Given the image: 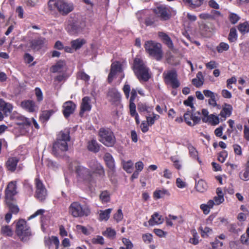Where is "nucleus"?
Listing matches in <instances>:
<instances>
[{
	"label": "nucleus",
	"mask_w": 249,
	"mask_h": 249,
	"mask_svg": "<svg viewBox=\"0 0 249 249\" xmlns=\"http://www.w3.org/2000/svg\"><path fill=\"white\" fill-rule=\"evenodd\" d=\"M70 140V132L68 130L60 131L53 143L52 153L55 156H61L68 150V142Z\"/></svg>",
	"instance_id": "1"
},
{
	"label": "nucleus",
	"mask_w": 249,
	"mask_h": 249,
	"mask_svg": "<svg viewBox=\"0 0 249 249\" xmlns=\"http://www.w3.org/2000/svg\"><path fill=\"white\" fill-rule=\"evenodd\" d=\"M194 100V97L190 96L187 99L183 102L185 105L190 107L191 108V110H187L183 116L184 121L191 126H194L200 121V112L199 111L194 112L196 108L193 104Z\"/></svg>",
	"instance_id": "2"
},
{
	"label": "nucleus",
	"mask_w": 249,
	"mask_h": 249,
	"mask_svg": "<svg viewBox=\"0 0 249 249\" xmlns=\"http://www.w3.org/2000/svg\"><path fill=\"white\" fill-rule=\"evenodd\" d=\"M48 6L51 10L56 9L60 14L64 16L67 15L74 9L72 3L65 0H50L48 2Z\"/></svg>",
	"instance_id": "3"
},
{
	"label": "nucleus",
	"mask_w": 249,
	"mask_h": 249,
	"mask_svg": "<svg viewBox=\"0 0 249 249\" xmlns=\"http://www.w3.org/2000/svg\"><path fill=\"white\" fill-rule=\"evenodd\" d=\"M133 70L140 81H147L150 78L149 69L144 62L139 58H136L134 61Z\"/></svg>",
	"instance_id": "4"
},
{
	"label": "nucleus",
	"mask_w": 249,
	"mask_h": 249,
	"mask_svg": "<svg viewBox=\"0 0 249 249\" xmlns=\"http://www.w3.org/2000/svg\"><path fill=\"white\" fill-rule=\"evenodd\" d=\"M144 48L149 54L157 60H160L163 56L161 45L154 41L149 40L145 42Z\"/></svg>",
	"instance_id": "5"
},
{
	"label": "nucleus",
	"mask_w": 249,
	"mask_h": 249,
	"mask_svg": "<svg viewBox=\"0 0 249 249\" xmlns=\"http://www.w3.org/2000/svg\"><path fill=\"white\" fill-rule=\"evenodd\" d=\"M99 141L108 147L112 146L115 142V138L112 132L107 128H101L99 130Z\"/></svg>",
	"instance_id": "6"
},
{
	"label": "nucleus",
	"mask_w": 249,
	"mask_h": 249,
	"mask_svg": "<svg viewBox=\"0 0 249 249\" xmlns=\"http://www.w3.org/2000/svg\"><path fill=\"white\" fill-rule=\"evenodd\" d=\"M69 209V213L74 217L88 216L90 212L87 206H83L78 202L72 203Z\"/></svg>",
	"instance_id": "7"
},
{
	"label": "nucleus",
	"mask_w": 249,
	"mask_h": 249,
	"mask_svg": "<svg viewBox=\"0 0 249 249\" xmlns=\"http://www.w3.org/2000/svg\"><path fill=\"white\" fill-rule=\"evenodd\" d=\"M72 170H75L79 178L83 180L90 182L93 178L92 175L89 170L80 165L79 163L74 162L70 165Z\"/></svg>",
	"instance_id": "8"
},
{
	"label": "nucleus",
	"mask_w": 249,
	"mask_h": 249,
	"mask_svg": "<svg viewBox=\"0 0 249 249\" xmlns=\"http://www.w3.org/2000/svg\"><path fill=\"white\" fill-rule=\"evenodd\" d=\"M16 232L18 236L23 241L25 238L31 234L30 228L27 225L26 222L23 219H20L17 224Z\"/></svg>",
	"instance_id": "9"
},
{
	"label": "nucleus",
	"mask_w": 249,
	"mask_h": 249,
	"mask_svg": "<svg viewBox=\"0 0 249 249\" xmlns=\"http://www.w3.org/2000/svg\"><path fill=\"white\" fill-rule=\"evenodd\" d=\"M165 83L173 89H177L180 86L178 79V75L175 71H169L163 73Z\"/></svg>",
	"instance_id": "10"
},
{
	"label": "nucleus",
	"mask_w": 249,
	"mask_h": 249,
	"mask_svg": "<svg viewBox=\"0 0 249 249\" xmlns=\"http://www.w3.org/2000/svg\"><path fill=\"white\" fill-rule=\"evenodd\" d=\"M154 13L161 20L169 19L172 13V9L164 5H160L154 10Z\"/></svg>",
	"instance_id": "11"
},
{
	"label": "nucleus",
	"mask_w": 249,
	"mask_h": 249,
	"mask_svg": "<svg viewBox=\"0 0 249 249\" xmlns=\"http://www.w3.org/2000/svg\"><path fill=\"white\" fill-rule=\"evenodd\" d=\"M36 197L40 201H44L47 196V190L42 182L38 178L35 179Z\"/></svg>",
	"instance_id": "12"
},
{
	"label": "nucleus",
	"mask_w": 249,
	"mask_h": 249,
	"mask_svg": "<svg viewBox=\"0 0 249 249\" xmlns=\"http://www.w3.org/2000/svg\"><path fill=\"white\" fill-rule=\"evenodd\" d=\"M86 23L84 20H77L69 24L67 29L70 34L74 35L81 32L86 27Z\"/></svg>",
	"instance_id": "13"
},
{
	"label": "nucleus",
	"mask_w": 249,
	"mask_h": 249,
	"mask_svg": "<svg viewBox=\"0 0 249 249\" xmlns=\"http://www.w3.org/2000/svg\"><path fill=\"white\" fill-rule=\"evenodd\" d=\"M46 40L42 37H39L30 40V47L35 51L40 50L46 43Z\"/></svg>",
	"instance_id": "14"
},
{
	"label": "nucleus",
	"mask_w": 249,
	"mask_h": 249,
	"mask_svg": "<svg viewBox=\"0 0 249 249\" xmlns=\"http://www.w3.org/2000/svg\"><path fill=\"white\" fill-rule=\"evenodd\" d=\"M89 166L92 173L97 174L99 176L104 175L105 172L103 166L95 160H92L89 161Z\"/></svg>",
	"instance_id": "15"
},
{
	"label": "nucleus",
	"mask_w": 249,
	"mask_h": 249,
	"mask_svg": "<svg viewBox=\"0 0 249 249\" xmlns=\"http://www.w3.org/2000/svg\"><path fill=\"white\" fill-rule=\"evenodd\" d=\"M122 70L121 64L119 62L112 63L111 65L110 71L108 76V82L111 83L116 74L121 72Z\"/></svg>",
	"instance_id": "16"
},
{
	"label": "nucleus",
	"mask_w": 249,
	"mask_h": 249,
	"mask_svg": "<svg viewBox=\"0 0 249 249\" xmlns=\"http://www.w3.org/2000/svg\"><path fill=\"white\" fill-rule=\"evenodd\" d=\"M16 182H10L5 190L6 200H12L13 196L17 194Z\"/></svg>",
	"instance_id": "17"
},
{
	"label": "nucleus",
	"mask_w": 249,
	"mask_h": 249,
	"mask_svg": "<svg viewBox=\"0 0 249 249\" xmlns=\"http://www.w3.org/2000/svg\"><path fill=\"white\" fill-rule=\"evenodd\" d=\"M21 107L30 112H35L38 107L34 101L32 100H25L21 103Z\"/></svg>",
	"instance_id": "18"
},
{
	"label": "nucleus",
	"mask_w": 249,
	"mask_h": 249,
	"mask_svg": "<svg viewBox=\"0 0 249 249\" xmlns=\"http://www.w3.org/2000/svg\"><path fill=\"white\" fill-rule=\"evenodd\" d=\"M64 108L63 113L66 118H68L72 114L75 108V105L71 101L66 102L63 106Z\"/></svg>",
	"instance_id": "19"
},
{
	"label": "nucleus",
	"mask_w": 249,
	"mask_h": 249,
	"mask_svg": "<svg viewBox=\"0 0 249 249\" xmlns=\"http://www.w3.org/2000/svg\"><path fill=\"white\" fill-rule=\"evenodd\" d=\"M67 71L65 62L63 61H59L56 64L53 66L52 68V71L53 72H66Z\"/></svg>",
	"instance_id": "20"
},
{
	"label": "nucleus",
	"mask_w": 249,
	"mask_h": 249,
	"mask_svg": "<svg viewBox=\"0 0 249 249\" xmlns=\"http://www.w3.org/2000/svg\"><path fill=\"white\" fill-rule=\"evenodd\" d=\"M91 108V105L90 104V99L89 97L86 96L82 99V103L81 104V111L80 115L82 114L87 111H90Z\"/></svg>",
	"instance_id": "21"
},
{
	"label": "nucleus",
	"mask_w": 249,
	"mask_h": 249,
	"mask_svg": "<svg viewBox=\"0 0 249 249\" xmlns=\"http://www.w3.org/2000/svg\"><path fill=\"white\" fill-rule=\"evenodd\" d=\"M107 95L109 100L113 102H118L121 99V94L115 88L110 89Z\"/></svg>",
	"instance_id": "22"
},
{
	"label": "nucleus",
	"mask_w": 249,
	"mask_h": 249,
	"mask_svg": "<svg viewBox=\"0 0 249 249\" xmlns=\"http://www.w3.org/2000/svg\"><path fill=\"white\" fill-rule=\"evenodd\" d=\"M164 221V219L161 215H160L158 213H155L148 221L149 224L150 226L162 224Z\"/></svg>",
	"instance_id": "23"
},
{
	"label": "nucleus",
	"mask_w": 249,
	"mask_h": 249,
	"mask_svg": "<svg viewBox=\"0 0 249 249\" xmlns=\"http://www.w3.org/2000/svg\"><path fill=\"white\" fill-rule=\"evenodd\" d=\"M19 161V159L17 157L9 158L6 163L7 169L12 172L14 171Z\"/></svg>",
	"instance_id": "24"
},
{
	"label": "nucleus",
	"mask_w": 249,
	"mask_h": 249,
	"mask_svg": "<svg viewBox=\"0 0 249 249\" xmlns=\"http://www.w3.org/2000/svg\"><path fill=\"white\" fill-rule=\"evenodd\" d=\"M158 35L162 41L168 47L169 49H173V43L171 38L166 34L163 32H159L158 33Z\"/></svg>",
	"instance_id": "25"
},
{
	"label": "nucleus",
	"mask_w": 249,
	"mask_h": 249,
	"mask_svg": "<svg viewBox=\"0 0 249 249\" xmlns=\"http://www.w3.org/2000/svg\"><path fill=\"white\" fill-rule=\"evenodd\" d=\"M104 159L107 167L112 171L115 169V161L111 154L107 153L105 154Z\"/></svg>",
	"instance_id": "26"
},
{
	"label": "nucleus",
	"mask_w": 249,
	"mask_h": 249,
	"mask_svg": "<svg viewBox=\"0 0 249 249\" xmlns=\"http://www.w3.org/2000/svg\"><path fill=\"white\" fill-rule=\"evenodd\" d=\"M204 78L201 71L196 74V78L192 80L193 84L197 88L201 87L204 84Z\"/></svg>",
	"instance_id": "27"
},
{
	"label": "nucleus",
	"mask_w": 249,
	"mask_h": 249,
	"mask_svg": "<svg viewBox=\"0 0 249 249\" xmlns=\"http://www.w3.org/2000/svg\"><path fill=\"white\" fill-rule=\"evenodd\" d=\"M232 110V107L230 104H225L221 110L220 115L225 119L227 117L230 116Z\"/></svg>",
	"instance_id": "28"
},
{
	"label": "nucleus",
	"mask_w": 249,
	"mask_h": 249,
	"mask_svg": "<svg viewBox=\"0 0 249 249\" xmlns=\"http://www.w3.org/2000/svg\"><path fill=\"white\" fill-rule=\"evenodd\" d=\"M198 230L200 231L201 236L203 238L207 237L213 233V230L206 226H200Z\"/></svg>",
	"instance_id": "29"
},
{
	"label": "nucleus",
	"mask_w": 249,
	"mask_h": 249,
	"mask_svg": "<svg viewBox=\"0 0 249 249\" xmlns=\"http://www.w3.org/2000/svg\"><path fill=\"white\" fill-rule=\"evenodd\" d=\"M13 109L12 106L10 103H6L2 99H0V109L5 113H10Z\"/></svg>",
	"instance_id": "30"
},
{
	"label": "nucleus",
	"mask_w": 249,
	"mask_h": 249,
	"mask_svg": "<svg viewBox=\"0 0 249 249\" xmlns=\"http://www.w3.org/2000/svg\"><path fill=\"white\" fill-rule=\"evenodd\" d=\"M189 7L194 8L202 5L204 0H182Z\"/></svg>",
	"instance_id": "31"
},
{
	"label": "nucleus",
	"mask_w": 249,
	"mask_h": 249,
	"mask_svg": "<svg viewBox=\"0 0 249 249\" xmlns=\"http://www.w3.org/2000/svg\"><path fill=\"white\" fill-rule=\"evenodd\" d=\"M88 148L89 151L96 153L99 151L100 145L95 140H92L88 142Z\"/></svg>",
	"instance_id": "32"
},
{
	"label": "nucleus",
	"mask_w": 249,
	"mask_h": 249,
	"mask_svg": "<svg viewBox=\"0 0 249 249\" xmlns=\"http://www.w3.org/2000/svg\"><path fill=\"white\" fill-rule=\"evenodd\" d=\"M195 187L198 192L203 193L207 190L208 186L204 180L200 179L196 183Z\"/></svg>",
	"instance_id": "33"
},
{
	"label": "nucleus",
	"mask_w": 249,
	"mask_h": 249,
	"mask_svg": "<svg viewBox=\"0 0 249 249\" xmlns=\"http://www.w3.org/2000/svg\"><path fill=\"white\" fill-rule=\"evenodd\" d=\"M123 167L127 173H131L132 172L133 169V163L132 160H129L128 161L123 160L122 162Z\"/></svg>",
	"instance_id": "34"
},
{
	"label": "nucleus",
	"mask_w": 249,
	"mask_h": 249,
	"mask_svg": "<svg viewBox=\"0 0 249 249\" xmlns=\"http://www.w3.org/2000/svg\"><path fill=\"white\" fill-rule=\"evenodd\" d=\"M86 41L84 39L78 38L71 41V45L72 49L76 50L80 49Z\"/></svg>",
	"instance_id": "35"
},
{
	"label": "nucleus",
	"mask_w": 249,
	"mask_h": 249,
	"mask_svg": "<svg viewBox=\"0 0 249 249\" xmlns=\"http://www.w3.org/2000/svg\"><path fill=\"white\" fill-rule=\"evenodd\" d=\"M11 201L12 200H6V204L9 208V212L12 213L17 214L19 212V208L16 204L11 202Z\"/></svg>",
	"instance_id": "36"
},
{
	"label": "nucleus",
	"mask_w": 249,
	"mask_h": 249,
	"mask_svg": "<svg viewBox=\"0 0 249 249\" xmlns=\"http://www.w3.org/2000/svg\"><path fill=\"white\" fill-rule=\"evenodd\" d=\"M204 122H209L214 125L217 124L219 123V119L218 116L211 114L209 115L207 118H202Z\"/></svg>",
	"instance_id": "37"
},
{
	"label": "nucleus",
	"mask_w": 249,
	"mask_h": 249,
	"mask_svg": "<svg viewBox=\"0 0 249 249\" xmlns=\"http://www.w3.org/2000/svg\"><path fill=\"white\" fill-rule=\"evenodd\" d=\"M238 29L243 35L249 32V23L247 21L240 23L238 26Z\"/></svg>",
	"instance_id": "38"
},
{
	"label": "nucleus",
	"mask_w": 249,
	"mask_h": 249,
	"mask_svg": "<svg viewBox=\"0 0 249 249\" xmlns=\"http://www.w3.org/2000/svg\"><path fill=\"white\" fill-rule=\"evenodd\" d=\"M111 211V209H107L104 211H101L99 214L100 220H107L109 217V215Z\"/></svg>",
	"instance_id": "39"
},
{
	"label": "nucleus",
	"mask_w": 249,
	"mask_h": 249,
	"mask_svg": "<svg viewBox=\"0 0 249 249\" xmlns=\"http://www.w3.org/2000/svg\"><path fill=\"white\" fill-rule=\"evenodd\" d=\"M138 109L141 112L150 113L153 110V107L148 106L145 104L139 103L138 105Z\"/></svg>",
	"instance_id": "40"
},
{
	"label": "nucleus",
	"mask_w": 249,
	"mask_h": 249,
	"mask_svg": "<svg viewBox=\"0 0 249 249\" xmlns=\"http://www.w3.org/2000/svg\"><path fill=\"white\" fill-rule=\"evenodd\" d=\"M53 113V111L52 110L43 111L40 117V119L43 122L47 121Z\"/></svg>",
	"instance_id": "41"
},
{
	"label": "nucleus",
	"mask_w": 249,
	"mask_h": 249,
	"mask_svg": "<svg viewBox=\"0 0 249 249\" xmlns=\"http://www.w3.org/2000/svg\"><path fill=\"white\" fill-rule=\"evenodd\" d=\"M103 234L110 239H113L115 237L116 231L111 228H107L105 231L103 232Z\"/></svg>",
	"instance_id": "42"
},
{
	"label": "nucleus",
	"mask_w": 249,
	"mask_h": 249,
	"mask_svg": "<svg viewBox=\"0 0 249 249\" xmlns=\"http://www.w3.org/2000/svg\"><path fill=\"white\" fill-rule=\"evenodd\" d=\"M1 233L5 236H11L13 235V231L9 226H3L1 227Z\"/></svg>",
	"instance_id": "43"
},
{
	"label": "nucleus",
	"mask_w": 249,
	"mask_h": 249,
	"mask_svg": "<svg viewBox=\"0 0 249 249\" xmlns=\"http://www.w3.org/2000/svg\"><path fill=\"white\" fill-rule=\"evenodd\" d=\"M110 194L107 191H103L100 195V199L103 203H107L110 201Z\"/></svg>",
	"instance_id": "44"
},
{
	"label": "nucleus",
	"mask_w": 249,
	"mask_h": 249,
	"mask_svg": "<svg viewBox=\"0 0 249 249\" xmlns=\"http://www.w3.org/2000/svg\"><path fill=\"white\" fill-rule=\"evenodd\" d=\"M237 35L236 30L235 28H231L228 36L229 40L231 42H233L237 40Z\"/></svg>",
	"instance_id": "45"
},
{
	"label": "nucleus",
	"mask_w": 249,
	"mask_h": 249,
	"mask_svg": "<svg viewBox=\"0 0 249 249\" xmlns=\"http://www.w3.org/2000/svg\"><path fill=\"white\" fill-rule=\"evenodd\" d=\"M229 45L225 42H221L216 47V50L219 53L228 50Z\"/></svg>",
	"instance_id": "46"
},
{
	"label": "nucleus",
	"mask_w": 249,
	"mask_h": 249,
	"mask_svg": "<svg viewBox=\"0 0 249 249\" xmlns=\"http://www.w3.org/2000/svg\"><path fill=\"white\" fill-rule=\"evenodd\" d=\"M159 115L154 113L152 114V116H146L147 124L149 125H152L154 124L155 121L159 119Z\"/></svg>",
	"instance_id": "47"
},
{
	"label": "nucleus",
	"mask_w": 249,
	"mask_h": 249,
	"mask_svg": "<svg viewBox=\"0 0 249 249\" xmlns=\"http://www.w3.org/2000/svg\"><path fill=\"white\" fill-rule=\"evenodd\" d=\"M122 242L124 245L125 246V247H121L120 248V249H132L133 246L131 242L127 238H123Z\"/></svg>",
	"instance_id": "48"
},
{
	"label": "nucleus",
	"mask_w": 249,
	"mask_h": 249,
	"mask_svg": "<svg viewBox=\"0 0 249 249\" xmlns=\"http://www.w3.org/2000/svg\"><path fill=\"white\" fill-rule=\"evenodd\" d=\"M191 232L193 237L190 239V241L191 243L196 245L199 242V236L196 230H192Z\"/></svg>",
	"instance_id": "49"
},
{
	"label": "nucleus",
	"mask_w": 249,
	"mask_h": 249,
	"mask_svg": "<svg viewBox=\"0 0 249 249\" xmlns=\"http://www.w3.org/2000/svg\"><path fill=\"white\" fill-rule=\"evenodd\" d=\"M165 194H168V192L166 190H157L154 193V196L157 199H159L164 196Z\"/></svg>",
	"instance_id": "50"
},
{
	"label": "nucleus",
	"mask_w": 249,
	"mask_h": 249,
	"mask_svg": "<svg viewBox=\"0 0 249 249\" xmlns=\"http://www.w3.org/2000/svg\"><path fill=\"white\" fill-rule=\"evenodd\" d=\"M61 73L62 74H59L55 77L54 80L55 81L60 82L66 80V79L68 77L69 75L67 74V72Z\"/></svg>",
	"instance_id": "51"
},
{
	"label": "nucleus",
	"mask_w": 249,
	"mask_h": 249,
	"mask_svg": "<svg viewBox=\"0 0 249 249\" xmlns=\"http://www.w3.org/2000/svg\"><path fill=\"white\" fill-rule=\"evenodd\" d=\"M92 242L93 244L103 245L104 244V239L102 236L97 235L92 239Z\"/></svg>",
	"instance_id": "52"
},
{
	"label": "nucleus",
	"mask_w": 249,
	"mask_h": 249,
	"mask_svg": "<svg viewBox=\"0 0 249 249\" xmlns=\"http://www.w3.org/2000/svg\"><path fill=\"white\" fill-rule=\"evenodd\" d=\"M142 238L143 241L147 244L150 243L153 240L152 234L148 233L143 234Z\"/></svg>",
	"instance_id": "53"
},
{
	"label": "nucleus",
	"mask_w": 249,
	"mask_h": 249,
	"mask_svg": "<svg viewBox=\"0 0 249 249\" xmlns=\"http://www.w3.org/2000/svg\"><path fill=\"white\" fill-rule=\"evenodd\" d=\"M35 94L37 98V100L38 102H41L43 100V94L42 92L39 88H36L35 89Z\"/></svg>",
	"instance_id": "54"
},
{
	"label": "nucleus",
	"mask_w": 249,
	"mask_h": 249,
	"mask_svg": "<svg viewBox=\"0 0 249 249\" xmlns=\"http://www.w3.org/2000/svg\"><path fill=\"white\" fill-rule=\"evenodd\" d=\"M50 240L52 245H54L55 246V249H58L59 246V241L58 237L54 236H52L50 237Z\"/></svg>",
	"instance_id": "55"
},
{
	"label": "nucleus",
	"mask_w": 249,
	"mask_h": 249,
	"mask_svg": "<svg viewBox=\"0 0 249 249\" xmlns=\"http://www.w3.org/2000/svg\"><path fill=\"white\" fill-rule=\"evenodd\" d=\"M123 218V214L122 211L121 209H119L116 213L114 215V219L117 221L119 222L121 221Z\"/></svg>",
	"instance_id": "56"
},
{
	"label": "nucleus",
	"mask_w": 249,
	"mask_h": 249,
	"mask_svg": "<svg viewBox=\"0 0 249 249\" xmlns=\"http://www.w3.org/2000/svg\"><path fill=\"white\" fill-rule=\"evenodd\" d=\"M228 156L227 152L226 151L221 152L218 157V160L223 163L225 161L226 158Z\"/></svg>",
	"instance_id": "57"
},
{
	"label": "nucleus",
	"mask_w": 249,
	"mask_h": 249,
	"mask_svg": "<svg viewBox=\"0 0 249 249\" xmlns=\"http://www.w3.org/2000/svg\"><path fill=\"white\" fill-rule=\"evenodd\" d=\"M240 177L244 180H248L249 179V171L245 169L243 173H240Z\"/></svg>",
	"instance_id": "58"
},
{
	"label": "nucleus",
	"mask_w": 249,
	"mask_h": 249,
	"mask_svg": "<svg viewBox=\"0 0 249 249\" xmlns=\"http://www.w3.org/2000/svg\"><path fill=\"white\" fill-rule=\"evenodd\" d=\"M229 18L230 21L232 24L236 23L239 19L238 16L235 14H231Z\"/></svg>",
	"instance_id": "59"
},
{
	"label": "nucleus",
	"mask_w": 249,
	"mask_h": 249,
	"mask_svg": "<svg viewBox=\"0 0 249 249\" xmlns=\"http://www.w3.org/2000/svg\"><path fill=\"white\" fill-rule=\"evenodd\" d=\"M233 147L234 149V152L235 154L238 155H241L242 154V148L241 147L237 144H234L233 145Z\"/></svg>",
	"instance_id": "60"
},
{
	"label": "nucleus",
	"mask_w": 249,
	"mask_h": 249,
	"mask_svg": "<svg viewBox=\"0 0 249 249\" xmlns=\"http://www.w3.org/2000/svg\"><path fill=\"white\" fill-rule=\"evenodd\" d=\"M199 17L204 20H212L213 16L211 14L208 13H202L199 15Z\"/></svg>",
	"instance_id": "61"
},
{
	"label": "nucleus",
	"mask_w": 249,
	"mask_h": 249,
	"mask_svg": "<svg viewBox=\"0 0 249 249\" xmlns=\"http://www.w3.org/2000/svg\"><path fill=\"white\" fill-rule=\"evenodd\" d=\"M189 152L191 156L194 159H197V152L193 146L189 147Z\"/></svg>",
	"instance_id": "62"
},
{
	"label": "nucleus",
	"mask_w": 249,
	"mask_h": 249,
	"mask_svg": "<svg viewBox=\"0 0 249 249\" xmlns=\"http://www.w3.org/2000/svg\"><path fill=\"white\" fill-rule=\"evenodd\" d=\"M201 27L204 29L206 32H211L213 28V25L211 24L209 25L206 23H203L201 25Z\"/></svg>",
	"instance_id": "63"
},
{
	"label": "nucleus",
	"mask_w": 249,
	"mask_h": 249,
	"mask_svg": "<svg viewBox=\"0 0 249 249\" xmlns=\"http://www.w3.org/2000/svg\"><path fill=\"white\" fill-rule=\"evenodd\" d=\"M244 137L247 141H249V127L247 125H244Z\"/></svg>",
	"instance_id": "64"
}]
</instances>
